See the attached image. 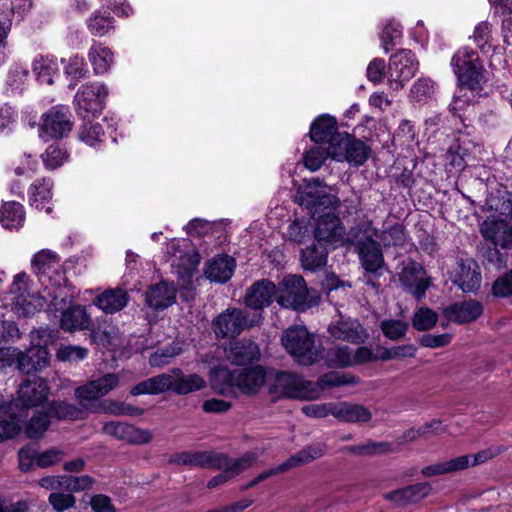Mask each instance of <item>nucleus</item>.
Here are the masks:
<instances>
[{"instance_id": "4be33fe9", "label": "nucleus", "mask_w": 512, "mask_h": 512, "mask_svg": "<svg viewBox=\"0 0 512 512\" xmlns=\"http://www.w3.org/2000/svg\"><path fill=\"white\" fill-rule=\"evenodd\" d=\"M277 298V288L273 282L261 279L251 285L245 295V304L254 310H262L269 306L274 298Z\"/></svg>"}, {"instance_id": "c03bdc74", "label": "nucleus", "mask_w": 512, "mask_h": 512, "mask_svg": "<svg viewBox=\"0 0 512 512\" xmlns=\"http://www.w3.org/2000/svg\"><path fill=\"white\" fill-rule=\"evenodd\" d=\"M329 367H346L353 364V354L348 346L334 345L323 349V358Z\"/></svg>"}, {"instance_id": "6ab92c4d", "label": "nucleus", "mask_w": 512, "mask_h": 512, "mask_svg": "<svg viewBox=\"0 0 512 512\" xmlns=\"http://www.w3.org/2000/svg\"><path fill=\"white\" fill-rule=\"evenodd\" d=\"M260 356L261 352L258 344L250 339L232 341L225 349L226 359L237 366L257 362Z\"/></svg>"}, {"instance_id": "473e14b6", "label": "nucleus", "mask_w": 512, "mask_h": 512, "mask_svg": "<svg viewBox=\"0 0 512 512\" xmlns=\"http://www.w3.org/2000/svg\"><path fill=\"white\" fill-rule=\"evenodd\" d=\"M334 417L348 423L368 422L372 418L371 411L363 405L348 402L334 403Z\"/></svg>"}, {"instance_id": "1a4fd4ad", "label": "nucleus", "mask_w": 512, "mask_h": 512, "mask_svg": "<svg viewBox=\"0 0 512 512\" xmlns=\"http://www.w3.org/2000/svg\"><path fill=\"white\" fill-rule=\"evenodd\" d=\"M271 391L280 397L313 400L317 399V390L314 382L305 380L294 372L280 371L274 376Z\"/></svg>"}, {"instance_id": "bf43d9fd", "label": "nucleus", "mask_w": 512, "mask_h": 512, "mask_svg": "<svg viewBox=\"0 0 512 512\" xmlns=\"http://www.w3.org/2000/svg\"><path fill=\"white\" fill-rule=\"evenodd\" d=\"M48 502L56 512H64L73 508L76 504V498L71 492L64 493L52 492L48 497Z\"/></svg>"}, {"instance_id": "49530a36", "label": "nucleus", "mask_w": 512, "mask_h": 512, "mask_svg": "<svg viewBox=\"0 0 512 512\" xmlns=\"http://www.w3.org/2000/svg\"><path fill=\"white\" fill-rule=\"evenodd\" d=\"M46 168L54 170L68 161L69 153L60 143H53L41 155Z\"/></svg>"}, {"instance_id": "0eeeda50", "label": "nucleus", "mask_w": 512, "mask_h": 512, "mask_svg": "<svg viewBox=\"0 0 512 512\" xmlns=\"http://www.w3.org/2000/svg\"><path fill=\"white\" fill-rule=\"evenodd\" d=\"M451 66L462 87L471 91L482 89L483 68L479 56L474 50L463 47L457 50L451 59Z\"/></svg>"}, {"instance_id": "a878e982", "label": "nucleus", "mask_w": 512, "mask_h": 512, "mask_svg": "<svg viewBox=\"0 0 512 512\" xmlns=\"http://www.w3.org/2000/svg\"><path fill=\"white\" fill-rule=\"evenodd\" d=\"M175 300L176 288L166 281L149 286L145 292V302L154 310H164L170 307Z\"/></svg>"}, {"instance_id": "13d9d810", "label": "nucleus", "mask_w": 512, "mask_h": 512, "mask_svg": "<svg viewBox=\"0 0 512 512\" xmlns=\"http://www.w3.org/2000/svg\"><path fill=\"white\" fill-rule=\"evenodd\" d=\"M327 157L328 153L325 148L315 146L304 154L303 162L310 171H317L324 164Z\"/></svg>"}, {"instance_id": "5701e85b", "label": "nucleus", "mask_w": 512, "mask_h": 512, "mask_svg": "<svg viewBox=\"0 0 512 512\" xmlns=\"http://www.w3.org/2000/svg\"><path fill=\"white\" fill-rule=\"evenodd\" d=\"M431 492L432 487L428 482H420L388 492L384 498L397 506L404 507L420 502Z\"/></svg>"}, {"instance_id": "4c0bfd02", "label": "nucleus", "mask_w": 512, "mask_h": 512, "mask_svg": "<svg viewBox=\"0 0 512 512\" xmlns=\"http://www.w3.org/2000/svg\"><path fill=\"white\" fill-rule=\"evenodd\" d=\"M88 59L96 74H104L113 63V53L101 43H94L89 50Z\"/></svg>"}, {"instance_id": "423d86ee", "label": "nucleus", "mask_w": 512, "mask_h": 512, "mask_svg": "<svg viewBox=\"0 0 512 512\" xmlns=\"http://www.w3.org/2000/svg\"><path fill=\"white\" fill-rule=\"evenodd\" d=\"M261 313L250 314L242 309L231 307L216 315L211 323L217 339L236 338L244 330L260 324Z\"/></svg>"}, {"instance_id": "052dcab7", "label": "nucleus", "mask_w": 512, "mask_h": 512, "mask_svg": "<svg viewBox=\"0 0 512 512\" xmlns=\"http://www.w3.org/2000/svg\"><path fill=\"white\" fill-rule=\"evenodd\" d=\"M88 349L81 346L61 345L56 353L60 361L78 362L86 358Z\"/></svg>"}, {"instance_id": "aec40b11", "label": "nucleus", "mask_w": 512, "mask_h": 512, "mask_svg": "<svg viewBox=\"0 0 512 512\" xmlns=\"http://www.w3.org/2000/svg\"><path fill=\"white\" fill-rule=\"evenodd\" d=\"M401 281L404 290L418 300L425 296L430 286V280L425 276L423 267L416 262H409L403 268Z\"/></svg>"}, {"instance_id": "de8ad7c7", "label": "nucleus", "mask_w": 512, "mask_h": 512, "mask_svg": "<svg viewBox=\"0 0 512 512\" xmlns=\"http://www.w3.org/2000/svg\"><path fill=\"white\" fill-rule=\"evenodd\" d=\"M47 302L46 293L27 294V298L20 296L17 299V313L23 316L33 315L35 312L43 309Z\"/></svg>"}, {"instance_id": "2f4dec72", "label": "nucleus", "mask_w": 512, "mask_h": 512, "mask_svg": "<svg viewBox=\"0 0 512 512\" xmlns=\"http://www.w3.org/2000/svg\"><path fill=\"white\" fill-rule=\"evenodd\" d=\"M174 378L175 375H173L172 371L151 377L135 385L130 393L133 396H137L141 394H160L168 390L172 391Z\"/></svg>"}, {"instance_id": "c85d7f7f", "label": "nucleus", "mask_w": 512, "mask_h": 512, "mask_svg": "<svg viewBox=\"0 0 512 512\" xmlns=\"http://www.w3.org/2000/svg\"><path fill=\"white\" fill-rule=\"evenodd\" d=\"M482 312V305L475 300H470L455 303L445 308L444 316L448 321L461 324L476 320Z\"/></svg>"}, {"instance_id": "c756f323", "label": "nucleus", "mask_w": 512, "mask_h": 512, "mask_svg": "<svg viewBox=\"0 0 512 512\" xmlns=\"http://www.w3.org/2000/svg\"><path fill=\"white\" fill-rule=\"evenodd\" d=\"M454 282L463 292H475L480 288L481 274L475 262L460 260Z\"/></svg>"}, {"instance_id": "8fccbe9b", "label": "nucleus", "mask_w": 512, "mask_h": 512, "mask_svg": "<svg viewBox=\"0 0 512 512\" xmlns=\"http://www.w3.org/2000/svg\"><path fill=\"white\" fill-rule=\"evenodd\" d=\"M437 321V313L428 307L416 309L411 320L413 328L417 331H428L436 325Z\"/></svg>"}, {"instance_id": "603ef678", "label": "nucleus", "mask_w": 512, "mask_h": 512, "mask_svg": "<svg viewBox=\"0 0 512 512\" xmlns=\"http://www.w3.org/2000/svg\"><path fill=\"white\" fill-rule=\"evenodd\" d=\"M50 417H56L62 420H73L77 419L80 414V410L73 404H69L61 401H53L46 406Z\"/></svg>"}, {"instance_id": "f03ea898", "label": "nucleus", "mask_w": 512, "mask_h": 512, "mask_svg": "<svg viewBox=\"0 0 512 512\" xmlns=\"http://www.w3.org/2000/svg\"><path fill=\"white\" fill-rule=\"evenodd\" d=\"M281 343L286 352L300 365L309 366L323 358V348L306 327L294 325L282 333Z\"/></svg>"}, {"instance_id": "58836bf2", "label": "nucleus", "mask_w": 512, "mask_h": 512, "mask_svg": "<svg viewBox=\"0 0 512 512\" xmlns=\"http://www.w3.org/2000/svg\"><path fill=\"white\" fill-rule=\"evenodd\" d=\"M32 416L26 421L24 430L29 438H39L50 426V414L45 408L31 410Z\"/></svg>"}, {"instance_id": "a19ab883", "label": "nucleus", "mask_w": 512, "mask_h": 512, "mask_svg": "<svg viewBox=\"0 0 512 512\" xmlns=\"http://www.w3.org/2000/svg\"><path fill=\"white\" fill-rule=\"evenodd\" d=\"M357 382V378L349 373L332 371L321 375L318 380L314 382V385L316 386L317 390V398H319L320 393L323 390L344 385H353Z\"/></svg>"}, {"instance_id": "774afa93", "label": "nucleus", "mask_w": 512, "mask_h": 512, "mask_svg": "<svg viewBox=\"0 0 512 512\" xmlns=\"http://www.w3.org/2000/svg\"><path fill=\"white\" fill-rule=\"evenodd\" d=\"M492 290L493 294L498 297L512 295V269L494 281Z\"/></svg>"}, {"instance_id": "e433bc0d", "label": "nucleus", "mask_w": 512, "mask_h": 512, "mask_svg": "<svg viewBox=\"0 0 512 512\" xmlns=\"http://www.w3.org/2000/svg\"><path fill=\"white\" fill-rule=\"evenodd\" d=\"M326 453V446L322 443L312 444L292 455L283 462L286 471L316 460Z\"/></svg>"}, {"instance_id": "a211bd4d", "label": "nucleus", "mask_w": 512, "mask_h": 512, "mask_svg": "<svg viewBox=\"0 0 512 512\" xmlns=\"http://www.w3.org/2000/svg\"><path fill=\"white\" fill-rule=\"evenodd\" d=\"M103 432L118 440L134 445L147 444L153 438L152 433L147 429L116 421L105 423Z\"/></svg>"}, {"instance_id": "e2e57ef3", "label": "nucleus", "mask_w": 512, "mask_h": 512, "mask_svg": "<svg viewBox=\"0 0 512 512\" xmlns=\"http://www.w3.org/2000/svg\"><path fill=\"white\" fill-rule=\"evenodd\" d=\"M64 484L65 491L73 493L90 489L94 484V479L89 475H64Z\"/></svg>"}, {"instance_id": "9b49d317", "label": "nucleus", "mask_w": 512, "mask_h": 512, "mask_svg": "<svg viewBox=\"0 0 512 512\" xmlns=\"http://www.w3.org/2000/svg\"><path fill=\"white\" fill-rule=\"evenodd\" d=\"M277 302L285 308L304 310L308 305V288L300 275H288L283 278L277 289Z\"/></svg>"}, {"instance_id": "a18cd8bd", "label": "nucleus", "mask_w": 512, "mask_h": 512, "mask_svg": "<svg viewBox=\"0 0 512 512\" xmlns=\"http://www.w3.org/2000/svg\"><path fill=\"white\" fill-rule=\"evenodd\" d=\"M238 459H248L249 460L248 463L243 464L244 465L243 469L241 468V470H239L238 472H234V471L228 470L226 468H212L213 470H221L222 473L212 477L207 483V488L214 489L216 487H219V486L227 483L231 478L248 470L257 461L258 454L255 452H248V453L243 454Z\"/></svg>"}, {"instance_id": "4d7b16f0", "label": "nucleus", "mask_w": 512, "mask_h": 512, "mask_svg": "<svg viewBox=\"0 0 512 512\" xmlns=\"http://www.w3.org/2000/svg\"><path fill=\"white\" fill-rule=\"evenodd\" d=\"M100 411H104L105 413L115 416H141L144 414L143 408L118 401H110L107 406L101 408Z\"/></svg>"}, {"instance_id": "4468645a", "label": "nucleus", "mask_w": 512, "mask_h": 512, "mask_svg": "<svg viewBox=\"0 0 512 512\" xmlns=\"http://www.w3.org/2000/svg\"><path fill=\"white\" fill-rule=\"evenodd\" d=\"M166 255L172 265L177 266L187 276L192 275L201 260L198 251L187 239H173L167 243Z\"/></svg>"}, {"instance_id": "2eb2a0df", "label": "nucleus", "mask_w": 512, "mask_h": 512, "mask_svg": "<svg viewBox=\"0 0 512 512\" xmlns=\"http://www.w3.org/2000/svg\"><path fill=\"white\" fill-rule=\"evenodd\" d=\"M71 117L68 107L63 105L54 106L42 115L40 131L50 138H63L73 128Z\"/></svg>"}, {"instance_id": "9d476101", "label": "nucleus", "mask_w": 512, "mask_h": 512, "mask_svg": "<svg viewBox=\"0 0 512 512\" xmlns=\"http://www.w3.org/2000/svg\"><path fill=\"white\" fill-rule=\"evenodd\" d=\"M326 187L327 185L318 178L305 180L304 185L299 187L296 192L295 202L309 209L313 215L321 208L336 209L340 204V199L327 193Z\"/></svg>"}, {"instance_id": "c9c22d12", "label": "nucleus", "mask_w": 512, "mask_h": 512, "mask_svg": "<svg viewBox=\"0 0 512 512\" xmlns=\"http://www.w3.org/2000/svg\"><path fill=\"white\" fill-rule=\"evenodd\" d=\"M337 121L330 116H322L313 122L310 137L316 143H328L337 133Z\"/></svg>"}, {"instance_id": "ddd939ff", "label": "nucleus", "mask_w": 512, "mask_h": 512, "mask_svg": "<svg viewBox=\"0 0 512 512\" xmlns=\"http://www.w3.org/2000/svg\"><path fill=\"white\" fill-rule=\"evenodd\" d=\"M418 61L410 50H400L395 53L389 63L388 82L391 89L397 91L404 87L415 76Z\"/></svg>"}, {"instance_id": "09e8293b", "label": "nucleus", "mask_w": 512, "mask_h": 512, "mask_svg": "<svg viewBox=\"0 0 512 512\" xmlns=\"http://www.w3.org/2000/svg\"><path fill=\"white\" fill-rule=\"evenodd\" d=\"M352 136L346 132H338L329 142L326 151L332 159L342 162L347 157Z\"/></svg>"}, {"instance_id": "864d4df0", "label": "nucleus", "mask_w": 512, "mask_h": 512, "mask_svg": "<svg viewBox=\"0 0 512 512\" xmlns=\"http://www.w3.org/2000/svg\"><path fill=\"white\" fill-rule=\"evenodd\" d=\"M409 324L399 319H387L380 323V329L384 336L390 340L403 338L408 330Z\"/></svg>"}, {"instance_id": "bb28decb", "label": "nucleus", "mask_w": 512, "mask_h": 512, "mask_svg": "<svg viewBox=\"0 0 512 512\" xmlns=\"http://www.w3.org/2000/svg\"><path fill=\"white\" fill-rule=\"evenodd\" d=\"M236 267L235 259L229 255H216L206 262L204 275L210 281L225 283L233 275Z\"/></svg>"}, {"instance_id": "69168bd1", "label": "nucleus", "mask_w": 512, "mask_h": 512, "mask_svg": "<svg viewBox=\"0 0 512 512\" xmlns=\"http://www.w3.org/2000/svg\"><path fill=\"white\" fill-rule=\"evenodd\" d=\"M64 456V451L57 448H51L38 454V456L35 458V462L37 466L41 468H47L59 463L64 458Z\"/></svg>"}, {"instance_id": "680f3d73", "label": "nucleus", "mask_w": 512, "mask_h": 512, "mask_svg": "<svg viewBox=\"0 0 512 512\" xmlns=\"http://www.w3.org/2000/svg\"><path fill=\"white\" fill-rule=\"evenodd\" d=\"M310 236V227L304 221H294L287 227L285 238L298 244L303 243Z\"/></svg>"}, {"instance_id": "6e6d98bb", "label": "nucleus", "mask_w": 512, "mask_h": 512, "mask_svg": "<svg viewBox=\"0 0 512 512\" xmlns=\"http://www.w3.org/2000/svg\"><path fill=\"white\" fill-rule=\"evenodd\" d=\"M104 135L102 126L99 123H85L79 130V139L85 144L95 147L101 142V137Z\"/></svg>"}, {"instance_id": "72a5a7b5", "label": "nucleus", "mask_w": 512, "mask_h": 512, "mask_svg": "<svg viewBox=\"0 0 512 512\" xmlns=\"http://www.w3.org/2000/svg\"><path fill=\"white\" fill-rule=\"evenodd\" d=\"M90 325V317L86 309L81 305L68 307L62 312L60 327L68 332L87 329Z\"/></svg>"}, {"instance_id": "3c124183", "label": "nucleus", "mask_w": 512, "mask_h": 512, "mask_svg": "<svg viewBox=\"0 0 512 512\" xmlns=\"http://www.w3.org/2000/svg\"><path fill=\"white\" fill-rule=\"evenodd\" d=\"M371 149L363 141L352 137L349 148L347 150V157L344 161H347L355 166L363 165L369 158Z\"/></svg>"}, {"instance_id": "6e6552de", "label": "nucleus", "mask_w": 512, "mask_h": 512, "mask_svg": "<svg viewBox=\"0 0 512 512\" xmlns=\"http://www.w3.org/2000/svg\"><path fill=\"white\" fill-rule=\"evenodd\" d=\"M119 382L120 376L118 374L107 373L77 387L74 395L81 407L92 412H99L101 407L96 404L97 400L117 388Z\"/></svg>"}, {"instance_id": "b1692460", "label": "nucleus", "mask_w": 512, "mask_h": 512, "mask_svg": "<svg viewBox=\"0 0 512 512\" xmlns=\"http://www.w3.org/2000/svg\"><path fill=\"white\" fill-rule=\"evenodd\" d=\"M328 331L332 337L351 343H362L367 338V333L362 325L351 318L340 317L329 325Z\"/></svg>"}, {"instance_id": "0e129e2a", "label": "nucleus", "mask_w": 512, "mask_h": 512, "mask_svg": "<svg viewBox=\"0 0 512 512\" xmlns=\"http://www.w3.org/2000/svg\"><path fill=\"white\" fill-rule=\"evenodd\" d=\"M179 353L180 348L169 346L154 352L149 358V363L153 367H161L169 364L174 357L179 355Z\"/></svg>"}, {"instance_id": "cd10ccee", "label": "nucleus", "mask_w": 512, "mask_h": 512, "mask_svg": "<svg viewBox=\"0 0 512 512\" xmlns=\"http://www.w3.org/2000/svg\"><path fill=\"white\" fill-rule=\"evenodd\" d=\"M32 266L43 284L55 281L58 273H64L60 269L58 257L49 251L37 253L32 259Z\"/></svg>"}, {"instance_id": "5fc2aeb1", "label": "nucleus", "mask_w": 512, "mask_h": 512, "mask_svg": "<svg viewBox=\"0 0 512 512\" xmlns=\"http://www.w3.org/2000/svg\"><path fill=\"white\" fill-rule=\"evenodd\" d=\"M389 445L387 443L368 442L362 445H351L342 448L345 454H353L357 456H372L380 452L388 451Z\"/></svg>"}, {"instance_id": "f3484780", "label": "nucleus", "mask_w": 512, "mask_h": 512, "mask_svg": "<svg viewBox=\"0 0 512 512\" xmlns=\"http://www.w3.org/2000/svg\"><path fill=\"white\" fill-rule=\"evenodd\" d=\"M374 237L376 233L368 234L355 242L361 265L370 273H377L385 264L381 246Z\"/></svg>"}, {"instance_id": "37998d69", "label": "nucleus", "mask_w": 512, "mask_h": 512, "mask_svg": "<svg viewBox=\"0 0 512 512\" xmlns=\"http://www.w3.org/2000/svg\"><path fill=\"white\" fill-rule=\"evenodd\" d=\"M301 265L304 270L316 271L327 263V251L315 244L301 250Z\"/></svg>"}, {"instance_id": "393cba45", "label": "nucleus", "mask_w": 512, "mask_h": 512, "mask_svg": "<svg viewBox=\"0 0 512 512\" xmlns=\"http://www.w3.org/2000/svg\"><path fill=\"white\" fill-rule=\"evenodd\" d=\"M483 237L495 246L509 248L512 246V227L503 219L488 218L481 225Z\"/></svg>"}, {"instance_id": "dca6fc26", "label": "nucleus", "mask_w": 512, "mask_h": 512, "mask_svg": "<svg viewBox=\"0 0 512 512\" xmlns=\"http://www.w3.org/2000/svg\"><path fill=\"white\" fill-rule=\"evenodd\" d=\"M345 228L334 213L328 212L320 216L315 225L314 236L319 244L338 247L345 241Z\"/></svg>"}, {"instance_id": "ea45409f", "label": "nucleus", "mask_w": 512, "mask_h": 512, "mask_svg": "<svg viewBox=\"0 0 512 512\" xmlns=\"http://www.w3.org/2000/svg\"><path fill=\"white\" fill-rule=\"evenodd\" d=\"M25 219L23 206L15 201L6 202L0 208V223L7 229H17Z\"/></svg>"}, {"instance_id": "79ce46f5", "label": "nucleus", "mask_w": 512, "mask_h": 512, "mask_svg": "<svg viewBox=\"0 0 512 512\" xmlns=\"http://www.w3.org/2000/svg\"><path fill=\"white\" fill-rule=\"evenodd\" d=\"M29 201L32 206L38 210H45L50 213L52 208L48 206L51 199V185L49 182L43 180L42 182H35L31 185L29 191Z\"/></svg>"}, {"instance_id": "7c9ffc66", "label": "nucleus", "mask_w": 512, "mask_h": 512, "mask_svg": "<svg viewBox=\"0 0 512 512\" xmlns=\"http://www.w3.org/2000/svg\"><path fill=\"white\" fill-rule=\"evenodd\" d=\"M129 296L121 288L108 289L94 299V304L106 314L122 310L128 303Z\"/></svg>"}, {"instance_id": "338daca9", "label": "nucleus", "mask_w": 512, "mask_h": 512, "mask_svg": "<svg viewBox=\"0 0 512 512\" xmlns=\"http://www.w3.org/2000/svg\"><path fill=\"white\" fill-rule=\"evenodd\" d=\"M118 336V329L116 327L107 325L99 326L93 330L92 337L95 342L102 344L103 346L111 345Z\"/></svg>"}, {"instance_id": "f8f14e48", "label": "nucleus", "mask_w": 512, "mask_h": 512, "mask_svg": "<svg viewBox=\"0 0 512 512\" xmlns=\"http://www.w3.org/2000/svg\"><path fill=\"white\" fill-rule=\"evenodd\" d=\"M107 89L102 84H86L74 96L75 109L82 118L97 116L104 108Z\"/></svg>"}, {"instance_id": "20e7f679", "label": "nucleus", "mask_w": 512, "mask_h": 512, "mask_svg": "<svg viewBox=\"0 0 512 512\" xmlns=\"http://www.w3.org/2000/svg\"><path fill=\"white\" fill-rule=\"evenodd\" d=\"M56 337L57 331L49 328L31 331V347L25 351L19 350L18 370L30 374L46 368L49 365L47 345L53 343Z\"/></svg>"}, {"instance_id": "412c9836", "label": "nucleus", "mask_w": 512, "mask_h": 512, "mask_svg": "<svg viewBox=\"0 0 512 512\" xmlns=\"http://www.w3.org/2000/svg\"><path fill=\"white\" fill-rule=\"evenodd\" d=\"M45 288L43 290L46 293L47 298H50L48 304V310L53 313L63 312L67 308V304L72 298V293L67 285V278L65 273H58L55 281L51 283H44Z\"/></svg>"}, {"instance_id": "f257e3e1", "label": "nucleus", "mask_w": 512, "mask_h": 512, "mask_svg": "<svg viewBox=\"0 0 512 512\" xmlns=\"http://www.w3.org/2000/svg\"><path fill=\"white\" fill-rule=\"evenodd\" d=\"M50 388L41 377H33L23 381L18 388L17 398L1 404L0 417H8L20 423L26 419L31 410L45 408Z\"/></svg>"}, {"instance_id": "39448f33", "label": "nucleus", "mask_w": 512, "mask_h": 512, "mask_svg": "<svg viewBox=\"0 0 512 512\" xmlns=\"http://www.w3.org/2000/svg\"><path fill=\"white\" fill-rule=\"evenodd\" d=\"M248 459H233L227 454L215 451H183L172 454L168 460L170 464L184 465L191 467L208 468H226L238 472L243 469V464L248 463Z\"/></svg>"}, {"instance_id": "7ed1b4c3", "label": "nucleus", "mask_w": 512, "mask_h": 512, "mask_svg": "<svg viewBox=\"0 0 512 512\" xmlns=\"http://www.w3.org/2000/svg\"><path fill=\"white\" fill-rule=\"evenodd\" d=\"M266 380V373L263 367L229 370L220 368L216 371L214 382L220 383V393L225 394L237 389L245 395H255L263 387Z\"/></svg>"}, {"instance_id": "f704fd0d", "label": "nucleus", "mask_w": 512, "mask_h": 512, "mask_svg": "<svg viewBox=\"0 0 512 512\" xmlns=\"http://www.w3.org/2000/svg\"><path fill=\"white\" fill-rule=\"evenodd\" d=\"M172 373L175 375L172 391L176 394L186 395L206 386V381L198 374L184 375L179 368L172 369Z\"/></svg>"}]
</instances>
